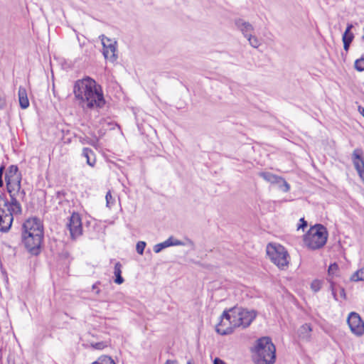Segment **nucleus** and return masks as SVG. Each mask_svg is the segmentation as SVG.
<instances>
[{"mask_svg":"<svg viewBox=\"0 0 364 364\" xmlns=\"http://www.w3.org/2000/svg\"><path fill=\"white\" fill-rule=\"evenodd\" d=\"M73 93L79 105L84 109H100L105 104L101 86L90 77L77 80Z\"/></svg>","mask_w":364,"mask_h":364,"instance_id":"1","label":"nucleus"},{"mask_svg":"<svg viewBox=\"0 0 364 364\" xmlns=\"http://www.w3.org/2000/svg\"><path fill=\"white\" fill-rule=\"evenodd\" d=\"M5 181L11 200H8L0 194V231L1 232L9 231L14 220V215L21 213V206L16 198L20 192L21 178Z\"/></svg>","mask_w":364,"mask_h":364,"instance_id":"2","label":"nucleus"},{"mask_svg":"<svg viewBox=\"0 0 364 364\" xmlns=\"http://www.w3.org/2000/svg\"><path fill=\"white\" fill-rule=\"evenodd\" d=\"M256 312L241 307H234L224 311L215 330L220 335H228L237 327L246 328L256 317Z\"/></svg>","mask_w":364,"mask_h":364,"instance_id":"3","label":"nucleus"},{"mask_svg":"<svg viewBox=\"0 0 364 364\" xmlns=\"http://www.w3.org/2000/svg\"><path fill=\"white\" fill-rule=\"evenodd\" d=\"M253 352L257 364H274L275 362L276 348L269 337L258 339Z\"/></svg>","mask_w":364,"mask_h":364,"instance_id":"4","label":"nucleus"},{"mask_svg":"<svg viewBox=\"0 0 364 364\" xmlns=\"http://www.w3.org/2000/svg\"><path fill=\"white\" fill-rule=\"evenodd\" d=\"M328 239V231L322 225L311 227L305 235L304 242L311 250H318L325 245Z\"/></svg>","mask_w":364,"mask_h":364,"instance_id":"5","label":"nucleus"},{"mask_svg":"<svg viewBox=\"0 0 364 364\" xmlns=\"http://www.w3.org/2000/svg\"><path fill=\"white\" fill-rule=\"evenodd\" d=\"M266 250L271 261L279 269H284L288 267L289 255L284 247L276 243H269Z\"/></svg>","mask_w":364,"mask_h":364,"instance_id":"6","label":"nucleus"},{"mask_svg":"<svg viewBox=\"0 0 364 364\" xmlns=\"http://www.w3.org/2000/svg\"><path fill=\"white\" fill-rule=\"evenodd\" d=\"M43 235H22L23 242L28 251L37 255L40 253V249Z\"/></svg>","mask_w":364,"mask_h":364,"instance_id":"7","label":"nucleus"},{"mask_svg":"<svg viewBox=\"0 0 364 364\" xmlns=\"http://www.w3.org/2000/svg\"><path fill=\"white\" fill-rule=\"evenodd\" d=\"M102 41L103 46V55L105 59L113 63L117 59V41L106 37L105 35H101L99 37Z\"/></svg>","mask_w":364,"mask_h":364,"instance_id":"8","label":"nucleus"},{"mask_svg":"<svg viewBox=\"0 0 364 364\" xmlns=\"http://www.w3.org/2000/svg\"><path fill=\"white\" fill-rule=\"evenodd\" d=\"M347 322L353 333L358 336L364 334V322L358 314L351 312L348 317Z\"/></svg>","mask_w":364,"mask_h":364,"instance_id":"9","label":"nucleus"},{"mask_svg":"<svg viewBox=\"0 0 364 364\" xmlns=\"http://www.w3.org/2000/svg\"><path fill=\"white\" fill-rule=\"evenodd\" d=\"M67 226L72 239H75L82 234V221L79 214L73 213Z\"/></svg>","mask_w":364,"mask_h":364,"instance_id":"10","label":"nucleus"},{"mask_svg":"<svg viewBox=\"0 0 364 364\" xmlns=\"http://www.w3.org/2000/svg\"><path fill=\"white\" fill-rule=\"evenodd\" d=\"M43 235V225L37 218H29L23 225L22 235Z\"/></svg>","mask_w":364,"mask_h":364,"instance_id":"11","label":"nucleus"},{"mask_svg":"<svg viewBox=\"0 0 364 364\" xmlns=\"http://www.w3.org/2000/svg\"><path fill=\"white\" fill-rule=\"evenodd\" d=\"M351 160L359 176L364 175V157L361 149H355L352 154Z\"/></svg>","mask_w":364,"mask_h":364,"instance_id":"12","label":"nucleus"},{"mask_svg":"<svg viewBox=\"0 0 364 364\" xmlns=\"http://www.w3.org/2000/svg\"><path fill=\"white\" fill-rule=\"evenodd\" d=\"M235 24L237 28L242 33V35L247 38L248 35L252 34L254 32L253 26L242 18H237L235 21Z\"/></svg>","mask_w":364,"mask_h":364,"instance_id":"13","label":"nucleus"},{"mask_svg":"<svg viewBox=\"0 0 364 364\" xmlns=\"http://www.w3.org/2000/svg\"><path fill=\"white\" fill-rule=\"evenodd\" d=\"M312 329L309 324L302 325L298 330V336L300 339L309 341L311 338V332Z\"/></svg>","mask_w":364,"mask_h":364,"instance_id":"14","label":"nucleus"},{"mask_svg":"<svg viewBox=\"0 0 364 364\" xmlns=\"http://www.w3.org/2000/svg\"><path fill=\"white\" fill-rule=\"evenodd\" d=\"M259 176L266 181L272 184H275L277 182L279 181L284 183L282 177L278 176L269 172H260L259 173Z\"/></svg>","mask_w":364,"mask_h":364,"instance_id":"15","label":"nucleus"},{"mask_svg":"<svg viewBox=\"0 0 364 364\" xmlns=\"http://www.w3.org/2000/svg\"><path fill=\"white\" fill-rule=\"evenodd\" d=\"M18 101L22 109H26L29 106L26 90L21 86L18 88Z\"/></svg>","mask_w":364,"mask_h":364,"instance_id":"16","label":"nucleus"},{"mask_svg":"<svg viewBox=\"0 0 364 364\" xmlns=\"http://www.w3.org/2000/svg\"><path fill=\"white\" fill-rule=\"evenodd\" d=\"M82 156L86 158L87 164L93 167L95 164L96 159L94 152L89 148H84L82 149Z\"/></svg>","mask_w":364,"mask_h":364,"instance_id":"17","label":"nucleus"},{"mask_svg":"<svg viewBox=\"0 0 364 364\" xmlns=\"http://www.w3.org/2000/svg\"><path fill=\"white\" fill-rule=\"evenodd\" d=\"M16 178H21L20 174L18 173V167L11 165L9 167L5 173V180L15 179Z\"/></svg>","mask_w":364,"mask_h":364,"instance_id":"18","label":"nucleus"},{"mask_svg":"<svg viewBox=\"0 0 364 364\" xmlns=\"http://www.w3.org/2000/svg\"><path fill=\"white\" fill-rule=\"evenodd\" d=\"M114 274L116 277V279L114 280L115 283L118 284H121L124 282V279L123 277H122L121 274H122V264H120V262H117L114 265Z\"/></svg>","mask_w":364,"mask_h":364,"instance_id":"19","label":"nucleus"},{"mask_svg":"<svg viewBox=\"0 0 364 364\" xmlns=\"http://www.w3.org/2000/svg\"><path fill=\"white\" fill-rule=\"evenodd\" d=\"M353 27V26L352 24L348 25L344 33L343 34V37H342L343 41H346V42H349V43L352 42V41L354 38V36L350 32V30L352 29Z\"/></svg>","mask_w":364,"mask_h":364,"instance_id":"20","label":"nucleus"},{"mask_svg":"<svg viewBox=\"0 0 364 364\" xmlns=\"http://www.w3.org/2000/svg\"><path fill=\"white\" fill-rule=\"evenodd\" d=\"M246 38L248 41L249 44L255 48H257L261 45L259 39L257 36L252 35V33L248 35Z\"/></svg>","mask_w":364,"mask_h":364,"instance_id":"21","label":"nucleus"},{"mask_svg":"<svg viewBox=\"0 0 364 364\" xmlns=\"http://www.w3.org/2000/svg\"><path fill=\"white\" fill-rule=\"evenodd\" d=\"M351 280L354 282L364 281V267L356 271L351 276Z\"/></svg>","mask_w":364,"mask_h":364,"instance_id":"22","label":"nucleus"},{"mask_svg":"<svg viewBox=\"0 0 364 364\" xmlns=\"http://www.w3.org/2000/svg\"><path fill=\"white\" fill-rule=\"evenodd\" d=\"M92 364H115V363L111 357L102 355L97 361L92 363Z\"/></svg>","mask_w":364,"mask_h":364,"instance_id":"23","label":"nucleus"},{"mask_svg":"<svg viewBox=\"0 0 364 364\" xmlns=\"http://www.w3.org/2000/svg\"><path fill=\"white\" fill-rule=\"evenodd\" d=\"M80 142L82 144H90L92 146L96 147L98 143V139L97 137L90 139L87 136H85L80 138Z\"/></svg>","mask_w":364,"mask_h":364,"instance_id":"24","label":"nucleus"},{"mask_svg":"<svg viewBox=\"0 0 364 364\" xmlns=\"http://www.w3.org/2000/svg\"><path fill=\"white\" fill-rule=\"evenodd\" d=\"M170 247V244L168 243V242H166V240L163 242H161V243H158L156 244V245H154V251L156 252V253H159L162 250L166 248V247Z\"/></svg>","mask_w":364,"mask_h":364,"instance_id":"25","label":"nucleus"},{"mask_svg":"<svg viewBox=\"0 0 364 364\" xmlns=\"http://www.w3.org/2000/svg\"><path fill=\"white\" fill-rule=\"evenodd\" d=\"M283 181L284 182V183L279 181V182H277L275 184H277L279 188L281 191H282L284 193H287L289 191L290 186L284 178H283Z\"/></svg>","mask_w":364,"mask_h":364,"instance_id":"26","label":"nucleus"},{"mask_svg":"<svg viewBox=\"0 0 364 364\" xmlns=\"http://www.w3.org/2000/svg\"><path fill=\"white\" fill-rule=\"evenodd\" d=\"M355 68L358 71L364 70V57L358 59L355 62Z\"/></svg>","mask_w":364,"mask_h":364,"instance_id":"27","label":"nucleus"},{"mask_svg":"<svg viewBox=\"0 0 364 364\" xmlns=\"http://www.w3.org/2000/svg\"><path fill=\"white\" fill-rule=\"evenodd\" d=\"M166 241L168 242V243L170 244V247L171 246H178V245H184V243L183 242H181V240H178L177 239H175L173 237H168Z\"/></svg>","mask_w":364,"mask_h":364,"instance_id":"28","label":"nucleus"},{"mask_svg":"<svg viewBox=\"0 0 364 364\" xmlns=\"http://www.w3.org/2000/svg\"><path fill=\"white\" fill-rule=\"evenodd\" d=\"M311 288L314 292L319 291L321 288V282L319 280L313 281L311 284Z\"/></svg>","mask_w":364,"mask_h":364,"instance_id":"29","label":"nucleus"},{"mask_svg":"<svg viewBox=\"0 0 364 364\" xmlns=\"http://www.w3.org/2000/svg\"><path fill=\"white\" fill-rule=\"evenodd\" d=\"M145 247H146L145 242H143V241L138 242L136 244V252L139 255H143Z\"/></svg>","mask_w":364,"mask_h":364,"instance_id":"30","label":"nucleus"},{"mask_svg":"<svg viewBox=\"0 0 364 364\" xmlns=\"http://www.w3.org/2000/svg\"><path fill=\"white\" fill-rule=\"evenodd\" d=\"M105 198H106V203H107V207H110L111 205H112L114 203V200L112 198L110 191H108L107 193Z\"/></svg>","mask_w":364,"mask_h":364,"instance_id":"31","label":"nucleus"},{"mask_svg":"<svg viewBox=\"0 0 364 364\" xmlns=\"http://www.w3.org/2000/svg\"><path fill=\"white\" fill-rule=\"evenodd\" d=\"M92 347L95 348V349H103L105 346H106V344L103 342H98V343H92L91 344Z\"/></svg>","mask_w":364,"mask_h":364,"instance_id":"32","label":"nucleus"},{"mask_svg":"<svg viewBox=\"0 0 364 364\" xmlns=\"http://www.w3.org/2000/svg\"><path fill=\"white\" fill-rule=\"evenodd\" d=\"M338 269V265L334 263L333 264H331L328 267V272L329 273H333L335 271Z\"/></svg>","mask_w":364,"mask_h":364,"instance_id":"33","label":"nucleus"},{"mask_svg":"<svg viewBox=\"0 0 364 364\" xmlns=\"http://www.w3.org/2000/svg\"><path fill=\"white\" fill-rule=\"evenodd\" d=\"M4 170V166L0 167V187L3 186L2 175Z\"/></svg>","mask_w":364,"mask_h":364,"instance_id":"34","label":"nucleus"},{"mask_svg":"<svg viewBox=\"0 0 364 364\" xmlns=\"http://www.w3.org/2000/svg\"><path fill=\"white\" fill-rule=\"evenodd\" d=\"M301 224L299 225L298 229L304 228L307 226V223L304 220V218L300 220Z\"/></svg>","mask_w":364,"mask_h":364,"instance_id":"35","label":"nucleus"},{"mask_svg":"<svg viewBox=\"0 0 364 364\" xmlns=\"http://www.w3.org/2000/svg\"><path fill=\"white\" fill-rule=\"evenodd\" d=\"M213 364H226L223 360L215 358L213 361Z\"/></svg>","mask_w":364,"mask_h":364,"instance_id":"36","label":"nucleus"},{"mask_svg":"<svg viewBox=\"0 0 364 364\" xmlns=\"http://www.w3.org/2000/svg\"><path fill=\"white\" fill-rule=\"evenodd\" d=\"M5 103V99L2 97H0V109L4 107Z\"/></svg>","mask_w":364,"mask_h":364,"instance_id":"37","label":"nucleus"},{"mask_svg":"<svg viewBox=\"0 0 364 364\" xmlns=\"http://www.w3.org/2000/svg\"><path fill=\"white\" fill-rule=\"evenodd\" d=\"M343 48L346 51H348V49H349V46H350V43L349 42H346V41H343Z\"/></svg>","mask_w":364,"mask_h":364,"instance_id":"38","label":"nucleus"},{"mask_svg":"<svg viewBox=\"0 0 364 364\" xmlns=\"http://www.w3.org/2000/svg\"><path fill=\"white\" fill-rule=\"evenodd\" d=\"M165 364H178L176 360H167Z\"/></svg>","mask_w":364,"mask_h":364,"instance_id":"39","label":"nucleus"},{"mask_svg":"<svg viewBox=\"0 0 364 364\" xmlns=\"http://www.w3.org/2000/svg\"><path fill=\"white\" fill-rule=\"evenodd\" d=\"M358 110H359L360 113L364 117V108L362 107H359Z\"/></svg>","mask_w":364,"mask_h":364,"instance_id":"40","label":"nucleus"},{"mask_svg":"<svg viewBox=\"0 0 364 364\" xmlns=\"http://www.w3.org/2000/svg\"><path fill=\"white\" fill-rule=\"evenodd\" d=\"M95 288H96V284H94V285L92 286V289H95Z\"/></svg>","mask_w":364,"mask_h":364,"instance_id":"41","label":"nucleus"},{"mask_svg":"<svg viewBox=\"0 0 364 364\" xmlns=\"http://www.w3.org/2000/svg\"><path fill=\"white\" fill-rule=\"evenodd\" d=\"M96 293L98 294L100 293V290H99V289H97V291H96Z\"/></svg>","mask_w":364,"mask_h":364,"instance_id":"42","label":"nucleus"},{"mask_svg":"<svg viewBox=\"0 0 364 364\" xmlns=\"http://www.w3.org/2000/svg\"><path fill=\"white\" fill-rule=\"evenodd\" d=\"M187 364H191V361H188V362L187 363Z\"/></svg>","mask_w":364,"mask_h":364,"instance_id":"43","label":"nucleus"}]
</instances>
